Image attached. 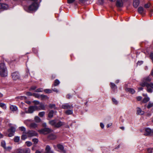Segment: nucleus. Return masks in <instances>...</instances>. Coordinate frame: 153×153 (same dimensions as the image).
Listing matches in <instances>:
<instances>
[{
	"mask_svg": "<svg viewBox=\"0 0 153 153\" xmlns=\"http://www.w3.org/2000/svg\"><path fill=\"white\" fill-rule=\"evenodd\" d=\"M151 80V76L145 77L143 78L140 83V85L143 87L146 86L147 91L149 93H152L153 90V83L148 82Z\"/></svg>",
	"mask_w": 153,
	"mask_h": 153,
	"instance_id": "f257e3e1",
	"label": "nucleus"
},
{
	"mask_svg": "<svg viewBox=\"0 0 153 153\" xmlns=\"http://www.w3.org/2000/svg\"><path fill=\"white\" fill-rule=\"evenodd\" d=\"M0 75L1 77H5L7 76V68L4 62L0 63Z\"/></svg>",
	"mask_w": 153,
	"mask_h": 153,
	"instance_id": "f03ea898",
	"label": "nucleus"
},
{
	"mask_svg": "<svg viewBox=\"0 0 153 153\" xmlns=\"http://www.w3.org/2000/svg\"><path fill=\"white\" fill-rule=\"evenodd\" d=\"M49 123L54 127L58 128L64 125V122L57 120H53L49 122Z\"/></svg>",
	"mask_w": 153,
	"mask_h": 153,
	"instance_id": "7ed1b4c3",
	"label": "nucleus"
},
{
	"mask_svg": "<svg viewBox=\"0 0 153 153\" xmlns=\"http://www.w3.org/2000/svg\"><path fill=\"white\" fill-rule=\"evenodd\" d=\"M39 7V4L36 2H33L28 7V9L29 11H35L37 10Z\"/></svg>",
	"mask_w": 153,
	"mask_h": 153,
	"instance_id": "20e7f679",
	"label": "nucleus"
},
{
	"mask_svg": "<svg viewBox=\"0 0 153 153\" xmlns=\"http://www.w3.org/2000/svg\"><path fill=\"white\" fill-rule=\"evenodd\" d=\"M30 150L29 149H18L14 151V153H29Z\"/></svg>",
	"mask_w": 153,
	"mask_h": 153,
	"instance_id": "39448f33",
	"label": "nucleus"
},
{
	"mask_svg": "<svg viewBox=\"0 0 153 153\" xmlns=\"http://www.w3.org/2000/svg\"><path fill=\"white\" fill-rule=\"evenodd\" d=\"M38 131L41 134H45L51 132L52 131V130L48 128H45L41 130H39Z\"/></svg>",
	"mask_w": 153,
	"mask_h": 153,
	"instance_id": "423d86ee",
	"label": "nucleus"
},
{
	"mask_svg": "<svg viewBox=\"0 0 153 153\" xmlns=\"http://www.w3.org/2000/svg\"><path fill=\"white\" fill-rule=\"evenodd\" d=\"M38 107L36 105L31 106H30L28 109V112L29 113H32L33 112L36 110H38Z\"/></svg>",
	"mask_w": 153,
	"mask_h": 153,
	"instance_id": "0eeeda50",
	"label": "nucleus"
},
{
	"mask_svg": "<svg viewBox=\"0 0 153 153\" xmlns=\"http://www.w3.org/2000/svg\"><path fill=\"white\" fill-rule=\"evenodd\" d=\"M16 129L13 127H11L10 129L8 130V136L9 137H11L14 135V133Z\"/></svg>",
	"mask_w": 153,
	"mask_h": 153,
	"instance_id": "6e6552de",
	"label": "nucleus"
},
{
	"mask_svg": "<svg viewBox=\"0 0 153 153\" xmlns=\"http://www.w3.org/2000/svg\"><path fill=\"white\" fill-rule=\"evenodd\" d=\"M12 77L13 79L14 80H16L19 79V75L17 72H14L12 73Z\"/></svg>",
	"mask_w": 153,
	"mask_h": 153,
	"instance_id": "1a4fd4ad",
	"label": "nucleus"
},
{
	"mask_svg": "<svg viewBox=\"0 0 153 153\" xmlns=\"http://www.w3.org/2000/svg\"><path fill=\"white\" fill-rule=\"evenodd\" d=\"M28 137H31L33 136H36L37 135V133L34 131H29L26 133Z\"/></svg>",
	"mask_w": 153,
	"mask_h": 153,
	"instance_id": "9d476101",
	"label": "nucleus"
},
{
	"mask_svg": "<svg viewBox=\"0 0 153 153\" xmlns=\"http://www.w3.org/2000/svg\"><path fill=\"white\" fill-rule=\"evenodd\" d=\"M8 4L3 3H0V9L3 10H7L8 8Z\"/></svg>",
	"mask_w": 153,
	"mask_h": 153,
	"instance_id": "9b49d317",
	"label": "nucleus"
},
{
	"mask_svg": "<svg viewBox=\"0 0 153 153\" xmlns=\"http://www.w3.org/2000/svg\"><path fill=\"white\" fill-rule=\"evenodd\" d=\"M138 11L139 13L142 15H144L146 12V11L143 8L141 7H139L138 9Z\"/></svg>",
	"mask_w": 153,
	"mask_h": 153,
	"instance_id": "f8f14e48",
	"label": "nucleus"
},
{
	"mask_svg": "<svg viewBox=\"0 0 153 153\" xmlns=\"http://www.w3.org/2000/svg\"><path fill=\"white\" fill-rule=\"evenodd\" d=\"M62 108L65 109H71L73 108V106L72 105H70L68 103L62 105Z\"/></svg>",
	"mask_w": 153,
	"mask_h": 153,
	"instance_id": "ddd939ff",
	"label": "nucleus"
},
{
	"mask_svg": "<svg viewBox=\"0 0 153 153\" xmlns=\"http://www.w3.org/2000/svg\"><path fill=\"white\" fill-rule=\"evenodd\" d=\"M57 148L60 150V152L62 153H66V151L64 149L63 146L60 144H58L57 145Z\"/></svg>",
	"mask_w": 153,
	"mask_h": 153,
	"instance_id": "4468645a",
	"label": "nucleus"
},
{
	"mask_svg": "<svg viewBox=\"0 0 153 153\" xmlns=\"http://www.w3.org/2000/svg\"><path fill=\"white\" fill-rule=\"evenodd\" d=\"M116 5L118 7H122L123 6V3L122 0H117Z\"/></svg>",
	"mask_w": 153,
	"mask_h": 153,
	"instance_id": "2eb2a0df",
	"label": "nucleus"
},
{
	"mask_svg": "<svg viewBox=\"0 0 153 153\" xmlns=\"http://www.w3.org/2000/svg\"><path fill=\"white\" fill-rule=\"evenodd\" d=\"M137 114L138 115H142L144 113V111L142 110L141 108H137Z\"/></svg>",
	"mask_w": 153,
	"mask_h": 153,
	"instance_id": "dca6fc26",
	"label": "nucleus"
},
{
	"mask_svg": "<svg viewBox=\"0 0 153 153\" xmlns=\"http://www.w3.org/2000/svg\"><path fill=\"white\" fill-rule=\"evenodd\" d=\"M152 133V130L149 128H147L145 129V132L144 134L147 136L150 135Z\"/></svg>",
	"mask_w": 153,
	"mask_h": 153,
	"instance_id": "f3484780",
	"label": "nucleus"
},
{
	"mask_svg": "<svg viewBox=\"0 0 153 153\" xmlns=\"http://www.w3.org/2000/svg\"><path fill=\"white\" fill-rule=\"evenodd\" d=\"M44 153H53V152L51 150L50 146L48 145H47L45 148V152Z\"/></svg>",
	"mask_w": 153,
	"mask_h": 153,
	"instance_id": "a211bd4d",
	"label": "nucleus"
},
{
	"mask_svg": "<svg viewBox=\"0 0 153 153\" xmlns=\"http://www.w3.org/2000/svg\"><path fill=\"white\" fill-rule=\"evenodd\" d=\"M140 3L139 0H134L133 2V5L135 8H137L138 6Z\"/></svg>",
	"mask_w": 153,
	"mask_h": 153,
	"instance_id": "6ab92c4d",
	"label": "nucleus"
},
{
	"mask_svg": "<svg viewBox=\"0 0 153 153\" xmlns=\"http://www.w3.org/2000/svg\"><path fill=\"white\" fill-rule=\"evenodd\" d=\"M39 105V106L38 107V110H45V107L44 104L42 103H40Z\"/></svg>",
	"mask_w": 153,
	"mask_h": 153,
	"instance_id": "aec40b11",
	"label": "nucleus"
},
{
	"mask_svg": "<svg viewBox=\"0 0 153 153\" xmlns=\"http://www.w3.org/2000/svg\"><path fill=\"white\" fill-rule=\"evenodd\" d=\"M10 110L13 111H17L18 109L17 107L14 105H10Z\"/></svg>",
	"mask_w": 153,
	"mask_h": 153,
	"instance_id": "412c9836",
	"label": "nucleus"
},
{
	"mask_svg": "<svg viewBox=\"0 0 153 153\" xmlns=\"http://www.w3.org/2000/svg\"><path fill=\"white\" fill-rule=\"evenodd\" d=\"M56 135L53 134H51L48 136V138L50 140H54L56 138Z\"/></svg>",
	"mask_w": 153,
	"mask_h": 153,
	"instance_id": "4be33fe9",
	"label": "nucleus"
},
{
	"mask_svg": "<svg viewBox=\"0 0 153 153\" xmlns=\"http://www.w3.org/2000/svg\"><path fill=\"white\" fill-rule=\"evenodd\" d=\"M30 128H35L37 127L38 125L35 123H32L30 124Z\"/></svg>",
	"mask_w": 153,
	"mask_h": 153,
	"instance_id": "5701e85b",
	"label": "nucleus"
},
{
	"mask_svg": "<svg viewBox=\"0 0 153 153\" xmlns=\"http://www.w3.org/2000/svg\"><path fill=\"white\" fill-rule=\"evenodd\" d=\"M34 120L36 123H39L41 122V120L40 118L37 116L35 117Z\"/></svg>",
	"mask_w": 153,
	"mask_h": 153,
	"instance_id": "b1692460",
	"label": "nucleus"
},
{
	"mask_svg": "<svg viewBox=\"0 0 153 153\" xmlns=\"http://www.w3.org/2000/svg\"><path fill=\"white\" fill-rule=\"evenodd\" d=\"M126 91L131 93V94H133L135 92V91L134 89L130 88H127L126 89Z\"/></svg>",
	"mask_w": 153,
	"mask_h": 153,
	"instance_id": "393cba45",
	"label": "nucleus"
},
{
	"mask_svg": "<svg viewBox=\"0 0 153 153\" xmlns=\"http://www.w3.org/2000/svg\"><path fill=\"white\" fill-rule=\"evenodd\" d=\"M19 130L23 132V134H26V129L23 126L20 127L19 128Z\"/></svg>",
	"mask_w": 153,
	"mask_h": 153,
	"instance_id": "a878e982",
	"label": "nucleus"
},
{
	"mask_svg": "<svg viewBox=\"0 0 153 153\" xmlns=\"http://www.w3.org/2000/svg\"><path fill=\"white\" fill-rule=\"evenodd\" d=\"M40 96L39 99L41 100H46L48 99V97L47 96L44 95H41Z\"/></svg>",
	"mask_w": 153,
	"mask_h": 153,
	"instance_id": "bb28decb",
	"label": "nucleus"
},
{
	"mask_svg": "<svg viewBox=\"0 0 153 153\" xmlns=\"http://www.w3.org/2000/svg\"><path fill=\"white\" fill-rule=\"evenodd\" d=\"M53 113H54V112L53 111H52V110L51 111L49 112L48 114V117L50 118L52 117L53 116Z\"/></svg>",
	"mask_w": 153,
	"mask_h": 153,
	"instance_id": "cd10ccee",
	"label": "nucleus"
},
{
	"mask_svg": "<svg viewBox=\"0 0 153 153\" xmlns=\"http://www.w3.org/2000/svg\"><path fill=\"white\" fill-rule=\"evenodd\" d=\"M111 87L113 90H114L115 89H117V87L115 84L113 83H111Z\"/></svg>",
	"mask_w": 153,
	"mask_h": 153,
	"instance_id": "c85d7f7f",
	"label": "nucleus"
},
{
	"mask_svg": "<svg viewBox=\"0 0 153 153\" xmlns=\"http://www.w3.org/2000/svg\"><path fill=\"white\" fill-rule=\"evenodd\" d=\"M65 113L67 115L71 114L73 113V110H67L65 111Z\"/></svg>",
	"mask_w": 153,
	"mask_h": 153,
	"instance_id": "c756f323",
	"label": "nucleus"
},
{
	"mask_svg": "<svg viewBox=\"0 0 153 153\" xmlns=\"http://www.w3.org/2000/svg\"><path fill=\"white\" fill-rule=\"evenodd\" d=\"M0 107L4 109H6L7 108L6 105L3 103H0Z\"/></svg>",
	"mask_w": 153,
	"mask_h": 153,
	"instance_id": "7c9ffc66",
	"label": "nucleus"
},
{
	"mask_svg": "<svg viewBox=\"0 0 153 153\" xmlns=\"http://www.w3.org/2000/svg\"><path fill=\"white\" fill-rule=\"evenodd\" d=\"M59 81L58 80L56 79L55 80L53 85L54 86H55L59 85Z\"/></svg>",
	"mask_w": 153,
	"mask_h": 153,
	"instance_id": "2f4dec72",
	"label": "nucleus"
},
{
	"mask_svg": "<svg viewBox=\"0 0 153 153\" xmlns=\"http://www.w3.org/2000/svg\"><path fill=\"white\" fill-rule=\"evenodd\" d=\"M149 98L148 97H145L143 99V102L144 103H146L149 101Z\"/></svg>",
	"mask_w": 153,
	"mask_h": 153,
	"instance_id": "473e14b6",
	"label": "nucleus"
},
{
	"mask_svg": "<svg viewBox=\"0 0 153 153\" xmlns=\"http://www.w3.org/2000/svg\"><path fill=\"white\" fill-rule=\"evenodd\" d=\"M40 95H40L39 94L37 93H33V96L38 98H40Z\"/></svg>",
	"mask_w": 153,
	"mask_h": 153,
	"instance_id": "72a5a7b5",
	"label": "nucleus"
},
{
	"mask_svg": "<svg viewBox=\"0 0 153 153\" xmlns=\"http://www.w3.org/2000/svg\"><path fill=\"white\" fill-rule=\"evenodd\" d=\"M27 135L26 134H23L21 137V139L22 140H25L27 138Z\"/></svg>",
	"mask_w": 153,
	"mask_h": 153,
	"instance_id": "f704fd0d",
	"label": "nucleus"
},
{
	"mask_svg": "<svg viewBox=\"0 0 153 153\" xmlns=\"http://www.w3.org/2000/svg\"><path fill=\"white\" fill-rule=\"evenodd\" d=\"M45 113L44 111L41 112L39 113L38 115L40 117H42L44 116L45 114Z\"/></svg>",
	"mask_w": 153,
	"mask_h": 153,
	"instance_id": "c9c22d12",
	"label": "nucleus"
},
{
	"mask_svg": "<svg viewBox=\"0 0 153 153\" xmlns=\"http://www.w3.org/2000/svg\"><path fill=\"white\" fill-rule=\"evenodd\" d=\"M44 91L47 93H50L52 92V90L50 89H45L44 90Z\"/></svg>",
	"mask_w": 153,
	"mask_h": 153,
	"instance_id": "e433bc0d",
	"label": "nucleus"
},
{
	"mask_svg": "<svg viewBox=\"0 0 153 153\" xmlns=\"http://www.w3.org/2000/svg\"><path fill=\"white\" fill-rule=\"evenodd\" d=\"M20 140V137L18 136H16L15 137L14 141L15 142H18Z\"/></svg>",
	"mask_w": 153,
	"mask_h": 153,
	"instance_id": "4c0bfd02",
	"label": "nucleus"
},
{
	"mask_svg": "<svg viewBox=\"0 0 153 153\" xmlns=\"http://www.w3.org/2000/svg\"><path fill=\"white\" fill-rule=\"evenodd\" d=\"M1 146L4 149L6 146V143L4 141H3L1 142Z\"/></svg>",
	"mask_w": 153,
	"mask_h": 153,
	"instance_id": "58836bf2",
	"label": "nucleus"
},
{
	"mask_svg": "<svg viewBox=\"0 0 153 153\" xmlns=\"http://www.w3.org/2000/svg\"><path fill=\"white\" fill-rule=\"evenodd\" d=\"M43 91V89L42 88H39L36 90L35 91L36 92H42Z\"/></svg>",
	"mask_w": 153,
	"mask_h": 153,
	"instance_id": "ea45409f",
	"label": "nucleus"
},
{
	"mask_svg": "<svg viewBox=\"0 0 153 153\" xmlns=\"http://www.w3.org/2000/svg\"><path fill=\"white\" fill-rule=\"evenodd\" d=\"M37 88L36 86H32L30 89V91L34 90Z\"/></svg>",
	"mask_w": 153,
	"mask_h": 153,
	"instance_id": "a19ab883",
	"label": "nucleus"
},
{
	"mask_svg": "<svg viewBox=\"0 0 153 153\" xmlns=\"http://www.w3.org/2000/svg\"><path fill=\"white\" fill-rule=\"evenodd\" d=\"M152 107H153V103H151L150 102L148 105L147 108H149Z\"/></svg>",
	"mask_w": 153,
	"mask_h": 153,
	"instance_id": "79ce46f5",
	"label": "nucleus"
},
{
	"mask_svg": "<svg viewBox=\"0 0 153 153\" xmlns=\"http://www.w3.org/2000/svg\"><path fill=\"white\" fill-rule=\"evenodd\" d=\"M26 144L28 146H30L32 145V143L30 141L26 142Z\"/></svg>",
	"mask_w": 153,
	"mask_h": 153,
	"instance_id": "37998d69",
	"label": "nucleus"
},
{
	"mask_svg": "<svg viewBox=\"0 0 153 153\" xmlns=\"http://www.w3.org/2000/svg\"><path fill=\"white\" fill-rule=\"evenodd\" d=\"M112 101L113 102V103L116 105H117L118 103V102L117 100L114 98H112Z\"/></svg>",
	"mask_w": 153,
	"mask_h": 153,
	"instance_id": "c03bdc74",
	"label": "nucleus"
},
{
	"mask_svg": "<svg viewBox=\"0 0 153 153\" xmlns=\"http://www.w3.org/2000/svg\"><path fill=\"white\" fill-rule=\"evenodd\" d=\"M4 149L6 151H10L12 149V147L11 146H8L7 147H6V148Z\"/></svg>",
	"mask_w": 153,
	"mask_h": 153,
	"instance_id": "a18cd8bd",
	"label": "nucleus"
},
{
	"mask_svg": "<svg viewBox=\"0 0 153 153\" xmlns=\"http://www.w3.org/2000/svg\"><path fill=\"white\" fill-rule=\"evenodd\" d=\"M32 141L34 143V144H36L38 143V140L37 139L35 138L33 139Z\"/></svg>",
	"mask_w": 153,
	"mask_h": 153,
	"instance_id": "49530a36",
	"label": "nucleus"
},
{
	"mask_svg": "<svg viewBox=\"0 0 153 153\" xmlns=\"http://www.w3.org/2000/svg\"><path fill=\"white\" fill-rule=\"evenodd\" d=\"M150 3H147L146 4L144 5V7L145 8H147L150 7Z\"/></svg>",
	"mask_w": 153,
	"mask_h": 153,
	"instance_id": "de8ad7c7",
	"label": "nucleus"
},
{
	"mask_svg": "<svg viewBox=\"0 0 153 153\" xmlns=\"http://www.w3.org/2000/svg\"><path fill=\"white\" fill-rule=\"evenodd\" d=\"M33 102L36 105H39L40 103V102L37 100H34L33 101Z\"/></svg>",
	"mask_w": 153,
	"mask_h": 153,
	"instance_id": "09e8293b",
	"label": "nucleus"
},
{
	"mask_svg": "<svg viewBox=\"0 0 153 153\" xmlns=\"http://www.w3.org/2000/svg\"><path fill=\"white\" fill-rule=\"evenodd\" d=\"M88 0H79V2L81 4H84Z\"/></svg>",
	"mask_w": 153,
	"mask_h": 153,
	"instance_id": "8fccbe9b",
	"label": "nucleus"
},
{
	"mask_svg": "<svg viewBox=\"0 0 153 153\" xmlns=\"http://www.w3.org/2000/svg\"><path fill=\"white\" fill-rule=\"evenodd\" d=\"M153 149L149 148L147 149V151L149 153H152V150Z\"/></svg>",
	"mask_w": 153,
	"mask_h": 153,
	"instance_id": "3c124183",
	"label": "nucleus"
},
{
	"mask_svg": "<svg viewBox=\"0 0 153 153\" xmlns=\"http://www.w3.org/2000/svg\"><path fill=\"white\" fill-rule=\"evenodd\" d=\"M75 0H68V4H71L74 2Z\"/></svg>",
	"mask_w": 153,
	"mask_h": 153,
	"instance_id": "603ef678",
	"label": "nucleus"
},
{
	"mask_svg": "<svg viewBox=\"0 0 153 153\" xmlns=\"http://www.w3.org/2000/svg\"><path fill=\"white\" fill-rule=\"evenodd\" d=\"M26 94L27 96H33V94H32L30 92H27L26 93Z\"/></svg>",
	"mask_w": 153,
	"mask_h": 153,
	"instance_id": "864d4df0",
	"label": "nucleus"
},
{
	"mask_svg": "<svg viewBox=\"0 0 153 153\" xmlns=\"http://www.w3.org/2000/svg\"><path fill=\"white\" fill-rule=\"evenodd\" d=\"M49 107L51 108H54L55 107V104H50L49 106Z\"/></svg>",
	"mask_w": 153,
	"mask_h": 153,
	"instance_id": "5fc2aeb1",
	"label": "nucleus"
},
{
	"mask_svg": "<svg viewBox=\"0 0 153 153\" xmlns=\"http://www.w3.org/2000/svg\"><path fill=\"white\" fill-rule=\"evenodd\" d=\"M98 1L99 3L100 4H102L104 2L103 0H99Z\"/></svg>",
	"mask_w": 153,
	"mask_h": 153,
	"instance_id": "6e6d98bb",
	"label": "nucleus"
},
{
	"mask_svg": "<svg viewBox=\"0 0 153 153\" xmlns=\"http://www.w3.org/2000/svg\"><path fill=\"white\" fill-rule=\"evenodd\" d=\"M136 99L138 101H140L141 100L142 97L140 96L138 97H137Z\"/></svg>",
	"mask_w": 153,
	"mask_h": 153,
	"instance_id": "4d7b16f0",
	"label": "nucleus"
},
{
	"mask_svg": "<svg viewBox=\"0 0 153 153\" xmlns=\"http://www.w3.org/2000/svg\"><path fill=\"white\" fill-rule=\"evenodd\" d=\"M143 63V62L142 61H138L137 63L138 65H140L142 64Z\"/></svg>",
	"mask_w": 153,
	"mask_h": 153,
	"instance_id": "13d9d810",
	"label": "nucleus"
},
{
	"mask_svg": "<svg viewBox=\"0 0 153 153\" xmlns=\"http://www.w3.org/2000/svg\"><path fill=\"white\" fill-rule=\"evenodd\" d=\"M71 96L69 95V94H68L66 96V97L68 99H70L71 97Z\"/></svg>",
	"mask_w": 153,
	"mask_h": 153,
	"instance_id": "bf43d9fd",
	"label": "nucleus"
},
{
	"mask_svg": "<svg viewBox=\"0 0 153 153\" xmlns=\"http://www.w3.org/2000/svg\"><path fill=\"white\" fill-rule=\"evenodd\" d=\"M53 91L55 92L56 93H58V91L57 89L56 88H54V89H53Z\"/></svg>",
	"mask_w": 153,
	"mask_h": 153,
	"instance_id": "052dcab7",
	"label": "nucleus"
},
{
	"mask_svg": "<svg viewBox=\"0 0 153 153\" xmlns=\"http://www.w3.org/2000/svg\"><path fill=\"white\" fill-rule=\"evenodd\" d=\"M100 126L102 128H103L104 127V125L102 123H100Z\"/></svg>",
	"mask_w": 153,
	"mask_h": 153,
	"instance_id": "680f3d73",
	"label": "nucleus"
},
{
	"mask_svg": "<svg viewBox=\"0 0 153 153\" xmlns=\"http://www.w3.org/2000/svg\"><path fill=\"white\" fill-rule=\"evenodd\" d=\"M25 114V113L24 112H21L20 113V114L23 117L24 116Z\"/></svg>",
	"mask_w": 153,
	"mask_h": 153,
	"instance_id": "e2e57ef3",
	"label": "nucleus"
},
{
	"mask_svg": "<svg viewBox=\"0 0 153 153\" xmlns=\"http://www.w3.org/2000/svg\"><path fill=\"white\" fill-rule=\"evenodd\" d=\"M120 128L122 130H124L125 129V128L124 127L122 126V127H120Z\"/></svg>",
	"mask_w": 153,
	"mask_h": 153,
	"instance_id": "0e129e2a",
	"label": "nucleus"
},
{
	"mask_svg": "<svg viewBox=\"0 0 153 153\" xmlns=\"http://www.w3.org/2000/svg\"><path fill=\"white\" fill-rule=\"evenodd\" d=\"M26 102L27 103L29 104H30V102L29 101H26Z\"/></svg>",
	"mask_w": 153,
	"mask_h": 153,
	"instance_id": "69168bd1",
	"label": "nucleus"
},
{
	"mask_svg": "<svg viewBox=\"0 0 153 153\" xmlns=\"http://www.w3.org/2000/svg\"><path fill=\"white\" fill-rule=\"evenodd\" d=\"M138 89L139 91L142 90L143 89V88L142 87L138 88Z\"/></svg>",
	"mask_w": 153,
	"mask_h": 153,
	"instance_id": "338daca9",
	"label": "nucleus"
},
{
	"mask_svg": "<svg viewBox=\"0 0 153 153\" xmlns=\"http://www.w3.org/2000/svg\"><path fill=\"white\" fill-rule=\"evenodd\" d=\"M36 153H41V152L39 151H37L36 152Z\"/></svg>",
	"mask_w": 153,
	"mask_h": 153,
	"instance_id": "774afa93",
	"label": "nucleus"
}]
</instances>
